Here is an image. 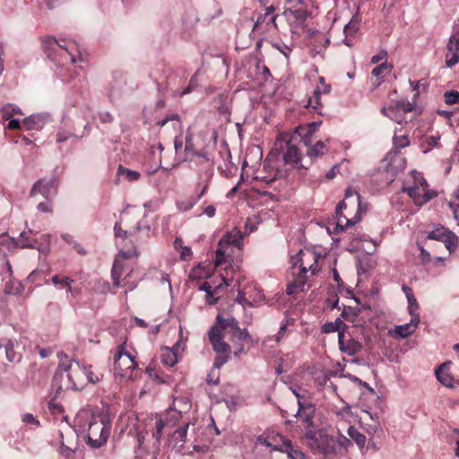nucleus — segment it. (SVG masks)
<instances>
[{
	"label": "nucleus",
	"mask_w": 459,
	"mask_h": 459,
	"mask_svg": "<svg viewBox=\"0 0 459 459\" xmlns=\"http://www.w3.org/2000/svg\"><path fill=\"white\" fill-rule=\"evenodd\" d=\"M226 335L232 343L233 354L236 357L247 353L252 343V337L246 328L241 329L236 318L219 313L208 333L209 341L217 354L213 363L214 368L219 369L230 358L231 346L224 341Z\"/></svg>",
	"instance_id": "obj_1"
},
{
	"label": "nucleus",
	"mask_w": 459,
	"mask_h": 459,
	"mask_svg": "<svg viewBox=\"0 0 459 459\" xmlns=\"http://www.w3.org/2000/svg\"><path fill=\"white\" fill-rule=\"evenodd\" d=\"M421 238L417 240V247L420 251L418 260L420 264L427 265L433 262L435 264L444 263L446 257L432 255L427 247H431L429 240L442 242L448 251V255L454 254L459 248V237L449 229L437 225L430 230L423 232Z\"/></svg>",
	"instance_id": "obj_2"
},
{
	"label": "nucleus",
	"mask_w": 459,
	"mask_h": 459,
	"mask_svg": "<svg viewBox=\"0 0 459 459\" xmlns=\"http://www.w3.org/2000/svg\"><path fill=\"white\" fill-rule=\"evenodd\" d=\"M126 237V236L123 234V238L119 241V253L113 263L111 278L113 287H124L126 289V292H127L134 290L137 287L138 282L136 280H133L134 268L126 260L137 256L138 253L133 245L129 247L125 245Z\"/></svg>",
	"instance_id": "obj_3"
},
{
	"label": "nucleus",
	"mask_w": 459,
	"mask_h": 459,
	"mask_svg": "<svg viewBox=\"0 0 459 459\" xmlns=\"http://www.w3.org/2000/svg\"><path fill=\"white\" fill-rule=\"evenodd\" d=\"M290 263L293 278L288 283L286 291L289 295H293L304 290L308 271L311 272V275L319 271L318 255L310 250H300L290 257Z\"/></svg>",
	"instance_id": "obj_4"
},
{
	"label": "nucleus",
	"mask_w": 459,
	"mask_h": 459,
	"mask_svg": "<svg viewBox=\"0 0 459 459\" xmlns=\"http://www.w3.org/2000/svg\"><path fill=\"white\" fill-rule=\"evenodd\" d=\"M169 427L168 419H163L159 415L148 416L143 419L135 418L134 431L138 447L146 449L145 441H151L152 447L159 449L160 438ZM132 431L133 429L129 430V433L131 434Z\"/></svg>",
	"instance_id": "obj_5"
},
{
	"label": "nucleus",
	"mask_w": 459,
	"mask_h": 459,
	"mask_svg": "<svg viewBox=\"0 0 459 459\" xmlns=\"http://www.w3.org/2000/svg\"><path fill=\"white\" fill-rule=\"evenodd\" d=\"M367 209V204L361 202L360 195L349 187L344 200L341 201L336 207V228L343 231L346 228L355 225L361 220Z\"/></svg>",
	"instance_id": "obj_6"
},
{
	"label": "nucleus",
	"mask_w": 459,
	"mask_h": 459,
	"mask_svg": "<svg viewBox=\"0 0 459 459\" xmlns=\"http://www.w3.org/2000/svg\"><path fill=\"white\" fill-rule=\"evenodd\" d=\"M133 216L128 212H125L120 215L119 221L116 222L114 226L116 245L118 248V244L123 238V234L126 236L125 245H126L127 247L133 245L135 248L136 243L143 242L150 237L151 227L141 226L138 221L135 225H133Z\"/></svg>",
	"instance_id": "obj_7"
},
{
	"label": "nucleus",
	"mask_w": 459,
	"mask_h": 459,
	"mask_svg": "<svg viewBox=\"0 0 459 459\" xmlns=\"http://www.w3.org/2000/svg\"><path fill=\"white\" fill-rule=\"evenodd\" d=\"M243 242V235L240 230H233L224 235L219 241L216 249L214 264L215 266H221L228 264L232 267V264L238 267V260H235L234 256L238 255Z\"/></svg>",
	"instance_id": "obj_8"
},
{
	"label": "nucleus",
	"mask_w": 459,
	"mask_h": 459,
	"mask_svg": "<svg viewBox=\"0 0 459 459\" xmlns=\"http://www.w3.org/2000/svg\"><path fill=\"white\" fill-rule=\"evenodd\" d=\"M42 48L53 61L65 65L67 62L76 63L81 58V52L74 42L57 41L53 37H45L42 39Z\"/></svg>",
	"instance_id": "obj_9"
},
{
	"label": "nucleus",
	"mask_w": 459,
	"mask_h": 459,
	"mask_svg": "<svg viewBox=\"0 0 459 459\" xmlns=\"http://www.w3.org/2000/svg\"><path fill=\"white\" fill-rule=\"evenodd\" d=\"M113 359L115 375L127 378L133 377V371L137 368L138 364L134 353L127 350L126 342L116 348Z\"/></svg>",
	"instance_id": "obj_10"
},
{
	"label": "nucleus",
	"mask_w": 459,
	"mask_h": 459,
	"mask_svg": "<svg viewBox=\"0 0 459 459\" xmlns=\"http://www.w3.org/2000/svg\"><path fill=\"white\" fill-rule=\"evenodd\" d=\"M61 373H65L69 381V385H67L66 388L78 390L82 389L87 385L85 362L72 359L66 364L62 361L58 365L56 374Z\"/></svg>",
	"instance_id": "obj_11"
},
{
	"label": "nucleus",
	"mask_w": 459,
	"mask_h": 459,
	"mask_svg": "<svg viewBox=\"0 0 459 459\" xmlns=\"http://www.w3.org/2000/svg\"><path fill=\"white\" fill-rule=\"evenodd\" d=\"M412 185L403 186V191L413 200L416 205L421 206L437 195V192L429 189L427 180L418 172L412 175Z\"/></svg>",
	"instance_id": "obj_12"
},
{
	"label": "nucleus",
	"mask_w": 459,
	"mask_h": 459,
	"mask_svg": "<svg viewBox=\"0 0 459 459\" xmlns=\"http://www.w3.org/2000/svg\"><path fill=\"white\" fill-rule=\"evenodd\" d=\"M109 434V423L101 417L92 416L88 424V444L99 448L106 444Z\"/></svg>",
	"instance_id": "obj_13"
},
{
	"label": "nucleus",
	"mask_w": 459,
	"mask_h": 459,
	"mask_svg": "<svg viewBox=\"0 0 459 459\" xmlns=\"http://www.w3.org/2000/svg\"><path fill=\"white\" fill-rule=\"evenodd\" d=\"M281 148L286 163L295 167H304L301 163V155L305 152V148L302 146V138L299 137V134H291L284 143H281Z\"/></svg>",
	"instance_id": "obj_14"
},
{
	"label": "nucleus",
	"mask_w": 459,
	"mask_h": 459,
	"mask_svg": "<svg viewBox=\"0 0 459 459\" xmlns=\"http://www.w3.org/2000/svg\"><path fill=\"white\" fill-rule=\"evenodd\" d=\"M414 110V105L405 100L396 101L381 109L382 114L394 120L399 125L407 124L412 120L411 112Z\"/></svg>",
	"instance_id": "obj_15"
},
{
	"label": "nucleus",
	"mask_w": 459,
	"mask_h": 459,
	"mask_svg": "<svg viewBox=\"0 0 459 459\" xmlns=\"http://www.w3.org/2000/svg\"><path fill=\"white\" fill-rule=\"evenodd\" d=\"M74 282L72 277L64 273H55L45 281L46 284L51 283L58 290H65L67 299H77L82 294V287L74 285Z\"/></svg>",
	"instance_id": "obj_16"
},
{
	"label": "nucleus",
	"mask_w": 459,
	"mask_h": 459,
	"mask_svg": "<svg viewBox=\"0 0 459 459\" xmlns=\"http://www.w3.org/2000/svg\"><path fill=\"white\" fill-rule=\"evenodd\" d=\"M213 176L212 167L208 164V167L204 169V171L199 176V181L197 183V186H202V191L198 195L197 197H191L187 200L179 201L177 204L178 210L185 212L190 210L197 201L204 195L206 192L209 183Z\"/></svg>",
	"instance_id": "obj_17"
},
{
	"label": "nucleus",
	"mask_w": 459,
	"mask_h": 459,
	"mask_svg": "<svg viewBox=\"0 0 459 459\" xmlns=\"http://www.w3.org/2000/svg\"><path fill=\"white\" fill-rule=\"evenodd\" d=\"M58 190V181L55 177L50 178H40L36 181L30 191V196L33 197L37 195H42L45 199H53Z\"/></svg>",
	"instance_id": "obj_18"
},
{
	"label": "nucleus",
	"mask_w": 459,
	"mask_h": 459,
	"mask_svg": "<svg viewBox=\"0 0 459 459\" xmlns=\"http://www.w3.org/2000/svg\"><path fill=\"white\" fill-rule=\"evenodd\" d=\"M307 437L314 441V445L319 453L324 455L338 453V442L333 436L327 434H313L312 431L307 433Z\"/></svg>",
	"instance_id": "obj_19"
},
{
	"label": "nucleus",
	"mask_w": 459,
	"mask_h": 459,
	"mask_svg": "<svg viewBox=\"0 0 459 459\" xmlns=\"http://www.w3.org/2000/svg\"><path fill=\"white\" fill-rule=\"evenodd\" d=\"M331 91V85L325 82L324 77L318 78V83L314 90L313 95L309 97L307 104V108H311L315 113L322 115V103L320 96L322 94H328Z\"/></svg>",
	"instance_id": "obj_20"
},
{
	"label": "nucleus",
	"mask_w": 459,
	"mask_h": 459,
	"mask_svg": "<svg viewBox=\"0 0 459 459\" xmlns=\"http://www.w3.org/2000/svg\"><path fill=\"white\" fill-rule=\"evenodd\" d=\"M338 344L340 351L348 356H355L362 350V344L350 334L347 336L345 333H341Z\"/></svg>",
	"instance_id": "obj_21"
},
{
	"label": "nucleus",
	"mask_w": 459,
	"mask_h": 459,
	"mask_svg": "<svg viewBox=\"0 0 459 459\" xmlns=\"http://www.w3.org/2000/svg\"><path fill=\"white\" fill-rule=\"evenodd\" d=\"M313 139L310 137H304L302 139V146L305 148L306 155L313 160L314 159L322 156L328 151L327 144L323 141H317L312 144Z\"/></svg>",
	"instance_id": "obj_22"
},
{
	"label": "nucleus",
	"mask_w": 459,
	"mask_h": 459,
	"mask_svg": "<svg viewBox=\"0 0 459 459\" xmlns=\"http://www.w3.org/2000/svg\"><path fill=\"white\" fill-rule=\"evenodd\" d=\"M36 236L37 233L33 232L31 230H23L18 238L10 239V243L13 247L39 249L38 247V239Z\"/></svg>",
	"instance_id": "obj_23"
},
{
	"label": "nucleus",
	"mask_w": 459,
	"mask_h": 459,
	"mask_svg": "<svg viewBox=\"0 0 459 459\" xmlns=\"http://www.w3.org/2000/svg\"><path fill=\"white\" fill-rule=\"evenodd\" d=\"M315 414V408L311 404L301 403L299 401V410L297 411L296 417L301 422L303 427L307 429H309L313 427V418ZM310 430H308L309 432Z\"/></svg>",
	"instance_id": "obj_24"
},
{
	"label": "nucleus",
	"mask_w": 459,
	"mask_h": 459,
	"mask_svg": "<svg viewBox=\"0 0 459 459\" xmlns=\"http://www.w3.org/2000/svg\"><path fill=\"white\" fill-rule=\"evenodd\" d=\"M280 452L282 455L276 456V459H307L305 454L294 446L291 441L283 442Z\"/></svg>",
	"instance_id": "obj_25"
},
{
	"label": "nucleus",
	"mask_w": 459,
	"mask_h": 459,
	"mask_svg": "<svg viewBox=\"0 0 459 459\" xmlns=\"http://www.w3.org/2000/svg\"><path fill=\"white\" fill-rule=\"evenodd\" d=\"M191 408V403L188 399L180 397L174 400L173 408L169 410L168 415L178 420L182 413H186Z\"/></svg>",
	"instance_id": "obj_26"
},
{
	"label": "nucleus",
	"mask_w": 459,
	"mask_h": 459,
	"mask_svg": "<svg viewBox=\"0 0 459 459\" xmlns=\"http://www.w3.org/2000/svg\"><path fill=\"white\" fill-rule=\"evenodd\" d=\"M420 322L419 315L415 316H411V322L405 325H397L394 328V334L400 338H406L411 333H413L418 326Z\"/></svg>",
	"instance_id": "obj_27"
},
{
	"label": "nucleus",
	"mask_w": 459,
	"mask_h": 459,
	"mask_svg": "<svg viewBox=\"0 0 459 459\" xmlns=\"http://www.w3.org/2000/svg\"><path fill=\"white\" fill-rule=\"evenodd\" d=\"M359 19L358 16L354 15L351 20L350 21V22L345 25L344 29H343V33H344V39H343V43L348 46V47H351L353 45L352 43V37H354L356 35V33L358 32L359 30Z\"/></svg>",
	"instance_id": "obj_28"
},
{
	"label": "nucleus",
	"mask_w": 459,
	"mask_h": 459,
	"mask_svg": "<svg viewBox=\"0 0 459 459\" xmlns=\"http://www.w3.org/2000/svg\"><path fill=\"white\" fill-rule=\"evenodd\" d=\"M274 11L275 8L273 5L266 7L265 13L257 18V21L255 24V29L259 28V26L263 23H265L266 27L273 26L274 29H277L276 18L278 15L274 13Z\"/></svg>",
	"instance_id": "obj_29"
},
{
	"label": "nucleus",
	"mask_w": 459,
	"mask_h": 459,
	"mask_svg": "<svg viewBox=\"0 0 459 459\" xmlns=\"http://www.w3.org/2000/svg\"><path fill=\"white\" fill-rule=\"evenodd\" d=\"M409 132L403 126L394 129V134L393 137L394 148L397 151L399 149L409 146Z\"/></svg>",
	"instance_id": "obj_30"
},
{
	"label": "nucleus",
	"mask_w": 459,
	"mask_h": 459,
	"mask_svg": "<svg viewBox=\"0 0 459 459\" xmlns=\"http://www.w3.org/2000/svg\"><path fill=\"white\" fill-rule=\"evenodd\" d=\"M46 122L47 119L44 116L37 114L25 117L22 125L28 130H39L45 126Z\"/></svg>",
	"instance_id": "obj_31"
},
{
	"label": "nucleus",
	"mask_w": 459,
	"mask_h": 459,
	"mask_svg": "<svg viewBox=\"0 0 459 459\" xmlns=\"http://www.w3.org/2000/svg\"><path fill=\"white\" fill-rule=\"evenodd\" d=\"M392 65H388L386 61L384 63L377 65L371 72L372 77L376 78V82L374 84L376 86L379 85L383 81L384 78L391 73Z\"/></svg>",
	"instance_id": "obj_32"
},
{
	"label": "nucleus",
	"mask_w": 459,
	"mask_h": 459,
	"mask_svg": "<svg viewBox=\"0 0 459 459\" xmlns=\"http://www.w3.org/2000/svg\"><path fill=\"white\" fill-rule=\"evenodd\" d=\"M4 343L5 349H6V354H5L4 359L9 362L20 361L22 355H21V353H19L15 351V345H17L16 341L4 338Z\"/></svg>",
	"instance_id": "obj_33"
},
{
	"label": "nucleus",
	"mask_w": 459,
	"mask_h": 459,
	"mask_svg": "<svg viewBox=\"0 0 459 459\" xmlns=\"http://www.w3.org/2000/svg\"><path fill=\"white\" fill-rule=\"evenodd\" d=\"M221 287V284H219L213 288L208 281H204L199 286V290L206 292L207 304L213 305L218 301V298H215L214 295L219 292Z\"/></svg>",
	"instance_id": "obj_34"
},
{
	"label": "nucleus",
	"mask_w": 459,
	"mask_h": 459,
	"mask_svg": "<svg viewBox=\"0 0 459 459\" xmlns=\"http://www.w3.org/2000/svg\"><path fill=\"white\" fill-rule=\"evenodd\" d=\"M449 364H451L450 361L439 366L438 368L436 369V376H437V378L438 379V381L442 385H444L447 387H453V377L445 371L446 365H449Z\"/></svg>",
	"instance_id": "obj_35"
},
{
	"label": "nucleus",
	"mask_w": 459,
	"mask_h": 459,
	"mask_svg": "<svg viewBox=\"0 0 459 459\" xmlns=\"http://www.w3.org/2000/svg\"><path fill=\"white\" fill-rule=\"evenodd\" d=\"M321 122H312L310 124H307L306 126H299L296 131L295 134H299V137L304 138V137H310L312 138L313 134L317 130L318 126H320Z\"/></svg>",
	"instance_id": "obj_36"
},
{
	"label": "nucleus",
	"mask_w": 459,
	"mask_h": 459,
	"mask_svg": "<svg viewBox=\"0 0 459 459\" xmlns=\"http://www.w3.org/2000/svg\"><path fill=\"white\" fill-rule=\"evenodd\" d=\"M185 156H186L185 157L186 160L191 159L194 156H203V157H204L203 154H201L197 151V149L195 148V143H194L193 136L191 134H188L186 136Z\"/></svg>",
	"instance_id": "obj_37"
},
{
	"label": "nucleus",
	"mask_w": 459,
	"mask_h": 459,
	"mask_svg": "<svg viewBox=\"0 0 459 459\" xmlns=\"http://www.w3.org/2000/svg\"><path fill=\"white\" fill-rule=\"evenodd\" d=\"M255 448H258L259 446H265V447H271L273 451H281V444L273 442L271 439V437H263L259 436L256 439Z\"/></svg>",
	"instance_id": "obj_38"
},
{
	"label": "nucleus",
	"mask_w": 459,
	"mask_h": 459,
	"mask_svg": "<svg viewBox=\"0 0 459 459\" xmlns=\"http://www.w3.org/2000/svg\"><path fill=\"white\" fill-rule=\"evenodd\" d=\"M0 112L3 120H10L14 115H22L21 108L13 104L4 105Z\"/></svg>",
	"instance_id": "obj_39"
},
{
	"label": "nucleus",
	"mask_w": 459,
	"mask_h": 459,
	"mask_svg": "<svg viewBox=\"0 0 459 459\" xmlns=\"http://www.w3.org/2000/svg\"><path fill=\"white\" fill-rule=\"evenodd\" d=\"M348 435L350 436L351 439H352L358 446L362 449L365 446L366 444V437L362 433H360L356 428L351 426L348 429Z\"/></svg>",
	"instance_id": "obj_40"
},
{
	"label": "nucleus",
	"mask_w": 459,
	"mask_h": 459,
	"mask_svg": "<svg viewBox=\"0 0 459 459\" xmlns=\"http://www.w3.org/2000/svg\"><path fill=\"white\" fill-rule=\"evenodd\" d=\"M117 175L119 177H124V178L127 181H136L140 178V173L135 170L129 169L127 168L119 165L117 169Z\"/></svg>",
	"instance_id": "obj_41"
},
{
	"label": "nucleus",
	"mask_w": 459,
	"mask_h": 459,
	"mask_svg": "<svg viewBox=\"0 0 459 459\" xmlns=\"http://www.w3.org/2000/svg\"><path fill=\"white\" fill-rule=\"evenodd\" d=\"M359 313L360 309L358 307H343L341 316L344 320L354 323L356 322Z\"/></svg>",
	"instance_id": "obj_42"
},
{
	"label": "nucleus",
	"mask_w": 459,
	"mask_h": 459,
	"mask_svg": "<svg viewBox=\"0 0 459 459\" xmlns=\"http://www.w3.org/2000/svg\"><path fill=\"white\" fill-rule=\"evenodd\" d=\"M161 362L168 367H173L177 363V355L171 350L166 349L162 351L160 355Z\"/></svg>",
	"instance_id": "obj_43"
},
{
	"label": "nucleus",
	"mask_w": 459,
	"mask_h": 459,
	"mask_svg": "<svg viewBox=\"0 0 459 459\" xmlns=\"http://www.w3.org/2000/svg\"><path fill=\"white\" fill-rule=\"evenodd\" d=\"M169 122H172V127L173 129L178 130L181 127V123L179 119V116L178 114H172L170 116H168L167 117L160 120L157 125L160 127L166 126Z\"/></svg>",
	"instance_id": "obj_44"
},
{
	"label": "nucleus",
	"mask_w": 459,
	"mask_h": 459,
	"mask_svg": "<svg viewBox=\"0 0 459 459\" xmlns=\"http://www.w3.org/2000/svg\"><path fill=\"white\" fill-rule=\"evenodd\" d=\"M60 437H61V454L65 456L66 458H70L72 456V455L74 453V450H75V446L73 447L72 446L68 445V444H65V440H64V437H63V433H60Z\"/></svg>",
	"instance_id": "obj_45"
},
{
	"label": "nucleus",
	"mask_w": 459,
	"mask_h": 459,
	"mask_svg": "<svg viewBox=\"0 0 459 459\" xmlns=\"http://www.w3.org/2000/svg\"><path fill=\"white\" fill-rule=\"evenodd\" d=\"M445 102L448 105L459 103V91H450L444 94Z\"/></svg>",
	"instance_id": "obj_46"
},
{
	"label": "nucleus",
	"mask_w": 459,
	"mask_h": 459,
	"mask_svg": "<svg viewBox=\"0 0 459 459\" xmlns=\"http://www.w3.org/2000/svg\"><path fill=\"white\" fill-rule=\"evenodd\" d=\"M459 62V54L454 51L446 50V65L448 67L455 65Z\"/></svg>",
	"instance_id": "obj_47"
},
{
	"label": "nucleus",
	"mask_w": 459,
	"mask_h": 459,
	"mask_svg": "<svg viewBox=\"0 0 459 459\" xmlns=\"http://www.w3.org/2000/svg\"><path fill=\"white\" fill-rule=\"evenodd\" d=\"M74 138H76L74 134L71 131H67V130H59L56 134V143H64L65 141H68L70 139H74Z\"/></svg>",
	"instance_id": "obj_48"
},
{
	"label": "nucleus",
	"mask_w": 459,
	"mask_h": 459,
	"mask_svg": "<svg viewBox=\"0 0 459 459\" xmlns=\"http://www.w3.org/2000/svg\"><path fill=\"white\" fill-rule=\"evenodd\" d=\"M37 210L40 212L51 213L53 212V199H45V201L40 202L37 205Z\"/></svg>",
	"instance_id": "obj_49"
},
{
	"label": "nucleus",
	"mask_w": 459,
	"mask_h": 459,
	"mask_svg": "<svg viewBox=\"0 0 459 459\" xmlns=\"http://www.w3.org/2000/svg\"><path fill=\"white\" fill-rule=\"evenodd\" d=\"M85 377H87V384H96L100 381V377L91 370V366L85 363Z\"/></svg>",
	"instance_id": "obj_50"
},
{
	"label": "nucleus",
	"mask_w": 459,
	"mask_h": 459,
	"mask_svg": "<svg viewBox=\"0 0 459 459\" xmlns=\"http://www.w3.org/2000/svg\"><path fill=\"white\" fill-rule=\"evenodd\" d=\"M336 441L338 442V450L340 448H343L347 450L351 446V441L350 438L344 437L342 434H339L336 437Z\"/></svg>",
	"instance_id": "obj_51"
},
{
	"label": "nucleus",
	"mask_w": 459,
	"mask_h": 459,
	"mask_svg": "<svg viewBox=\"0 0 459 459\" xmlns=\"http://www.w3.org/2000/svg\"><path fill=\"white\" fill-rule=\"evenodd\" d=\"M187 429H188V423L186 424L184 427L179 428L178 429H177L174 432L175 439L178 440V441H180V442H185L186 437V433H187Z\"/></svg>",
	"instance_id": "obj_52"
},
{
	"label": "nucleus",
	"mask_w": 459,
	"mask_h": 459,
	"mask_svg": "<svg viewBox=\"0 0 459 459\" xmlns=\"http://www.w3.org/2000/svg\"><path fill=\"white\" fill-rule=\"evenodd\" d=\"M450 207L453 210L455 219L459 224V189L456 192V199L455 202L450 203Z\"/></svg>",
	"instance_id": "obj_53"
},
{
	"label": "nucleus",
	"mask_w": 459,
	"mask_h": 459,
	"mask_svg": "<svg viewBox=\"0 0 459 459\" xmlns=\"http://www.w3.org/2000/svg\"><path fill=\"white\" fill-rule=\"evenodd\" d=\"M446 50L454 51L459 54V38L452 37L446 46Z\"/></svg>",
	"instance_id": "obj_54"
},
{
	"label": "nucleus",
	"mask_w": 459,
	"mask_h": 459,
	"mask_svg": "<svg viewBox=\"0 0 459 459\" xmlns=\"http://www.w3.org/2000/svg\"><path fill=\"white\" fill-rule=\"evenodd\" d=\"M439 137L438 136H428L425 140V143L428 144V148L424 150V152L430 151L432 148L437 147L438 145Z\"/></svg>",
	"instance_id": "obj_55"
},
{
	"label": "nucleus",
	"mask_w": 459,
	"mask_h": 459,
	"mask_svg": "<svg viewBox=\"0 0 459 459\" xmlns=\"http://www.w3.org/2000/svg\"><path fill=\"white\" fill-rule=\"evenodd\" d=\"M408 309H409V312L411 314V316H415L417 314L414 313L415 310H417L419 308V305H418V302L414 297V295H412V298L408 297Z\"/></svg>",
	"instance_id": "obj_56"
},
{
	"label": "nucleus",
	"mask_w": 459,
	"mask_h": 459,
	"mask_svg": "<svg viewBox=\"0 0 459 459\" xmlns=\"http://www.w3.org/2000/svg\"><path fill=\"white\" fill-rule=\"evenodd\" d=\"M321 332L323 333H338V328L333 325V322H326L321 326Z\"/></svg>",
	"instance_id": "obj_57"
},
{
	"label": "nucleus",
	"mask_w": 459,
	"mask_h": 459,
	"mask_svg": "<svg viewBox=\"0 0 459 459\" xmlns=\"http://www.w3.org/2000/svg\"><path fill=\"white\" fill-rule=\"evenodd\" d=\"M333 325L336 326V328H338V338L340 337L341 333H345L348 328V325L341 318H336L333 321Z\"/></svg>",
	"instance_id": "obj_58"
},
{
	"label": "nucleus",
	"mask_w": 459,
	"mask_h": 459,
	"mask_svg": "<svg viewBox=\"0 0 459 459\" xmlns=\"http://www.w3.org/2000/svg\"><path fill=\"white\" fill-rule=\"evenodd\" d=\"M22 421L26 424L39 425V421L31 413H25L22 416Z\"/></svg>",
	"instance_id": "obj_59"
},
{
	"label": "nucleus",
	"mask_w": 459,
	"mask_h": 459,
	"mask_svg": "<svg viewBox=\"0 0 459 459\" xmlns=\"http://www.w3.org/2000/svg\"><path fill=\"white\" fill-rule=\"evenodd\" d=\"M387 53L386 51H381L378 54L373 56L371 57L370 63L371 64H377L382 60H386Z\"/></svg>",
	"instance_id": "obj_60"
},
{
	"label": "nucleus",
	"mask_w": 459,
	"mask_h": 459,
	"mask_svg": "<svg viewBox=\"0 0 459 459\" xmlns=\"http://www.w3.org/2000/svg\"><path fill=\"white\" fill-rule=\"evenodd\" d=\"M99 117L102 123H111L114 120L113 116L108 111L100 112Z\"/></svg>",
	"instance_id": "obj_61"
},
{
	"label": "nucleus",
	"mask_w": 459,
	"mask_h": 459,
	"mask_svg": "<svg viewBox=\"0 0 459 459\" xmlns=\"http://www.w3.org/2000/svg\"><path fill=\"white\" fill-rule=\"evenodd\" d=\"M379 428V423L376 420H373L371 424H368V427L366 428V431L368 435L373 436L377 433V429Z\"/></svg>",
	"instance_id": "obj_62"
},
{
	"label": "nucleus",
	"mask_w": 459,
	"mask_h": 459,
	"mask_svg": "<svg viewBox=\"0 0 459 459\" xmlns=\"http://www.w3.org/2000/svg\"><path fill=\"white\" fill-rule=\"evenodd\" d=\"M287 327H288V322H286L285 324H282L277 333V334L275 335V341L277 342H281V340L283 338L286 331H287Z\"/></svg>",
	"instance_id": "obj_63"
},
{
	"label": "nucleus",
	"mask_w": 459,
	"mask_h": 459,
	"mask_svg": "<svg viewBox=\"0 0 459 459\" xmlns=\"http://www.w3.org/2000/svg\"><path fill=\"white\" fill-rule=\"evenodd\" d=\"M206 381H207L208 384H213V385H218L219 384V376H218V374L217 375L215 374L214 369L212 370L208 374Z\"/></svg>",
	"instance_id": "obj_64"
}]
</instances>
